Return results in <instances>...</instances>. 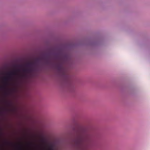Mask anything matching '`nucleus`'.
Wrapping results in <instances>:
<instances>
[{"mask_svg": "<svg viewBox=\"0 0 150 150\" xmlns=\"http://www.w3.org/2000/svg\"><path fill=\"white\" fill-rule=\"evenodd\" d=\"M34 64L33 62H27L25 65V66L27 68L26 69H23V71L24 74L21 75H19L18 72L19 71V70L15 69L14 70L8 73L7 76L4 78V86H0V88L1 89H6V86L8 84V81L10 80L13 79V76H18L20 78H23L27 77V74H30L32 72L33 69L32 68V66Z\"/></svg>", "mask_w": 150, "mask_h": 150, "instance_id": "f257e3e1", "label": "nucleus"}, {"mask_svg": "<svg viewBox=\"0 0 150 150\" xmlns=\"http://www.w3.org/2000/svg\"><path fill=\"white\" fill-rule=\"evenodd\" d=\"M90 140V136L86 134H81L74 140V145L78 148H82Z\"/></svg>", "mask_w": 150, "mask_h": 150, "instance_id": "f03ea898", "label": "nucleus"}, {"mask_svg": "<svg viewBox=\"0 0 150 150\" xmlns=\"http://www.w3.org/2000/svg\"><path fill=\"white\" fill-rule=\"evenodd\" d=\"M17 149L19 150H21L22 149V146L21 144H19L17 146Z\"/></svg>", "mask_w": 150, "mask_h": 150, "instance_id": "7ed1b4c3", "label": "nucleus"}, {"mask_svg": "<svg viewBox=\"0 0 150 150\" xmlns=\"http://www.w3.org/2000/svg\"><path fill=\"white\" fill-rule=\"evenodd\" d=\"M48 150H53L52 149V146H50L49 147Z\"/></svg>", "mask_w": 150, "mask_h": 150, "instance_id": "20e7f679", "label": "nucleus"}, {"mask_svg": "<svg viewBox=\"0 0 150 150\" xmlns=\"http://www.w3.org/2000/svg\"><path fill=\"white\" fill-rule=\"evenodd\" d=\"M5 143H6V144H12L11 143H9V142H5Z\"/></svg>", "mask_w": 150, "mask_h": 150, "instance_id": "39448f33", "label": "nucleus"}, {"mask_svg": "<svg viewBox=\"0 0 150 150\" xmlns=\"http://www.w3.org/2000/svg\"><path fill=\"white\" fill-rule=\"evenodd\" d=\"M21 65H14V67H19V66H20Z\"/></svg>", "mask_w": 150, "mask_h": 150, "instance_id": "423d86ee", "label": "nucleus"}]
</instances>
